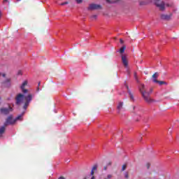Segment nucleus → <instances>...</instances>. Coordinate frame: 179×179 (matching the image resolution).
<instances>
[{
    "label": "nucleus",
    "instance_id": "nucleus-25",
    "mask_svg": "<svg viewBox=\"0 0 179 179\" xmlns=\"http://www.w3.org/2000/svg\"><path fill=\"white\" fill-rule=\"evenodd\" d=\"M124 177H125V178H129V175L128 174V173H126L124 174Z\"/></svg>",
    "mask_w": 179,
    "mask_h": 179
},
{
    "label": "nucleus",
    "instance_id": "nucleus-22",
    "mask_svg": "<svg viewBox=\"0 0 179 179\" xmlns=\"http://www.w3.org/2000/svg\"><path fill=\"white\" fill-rule=\"evenodd\" d=\"M60 5H61L62 6H64V5H68V1H65V2H64V3H62Z\"/></svg>",
    "mask_w": 179,
    "mask_h": 179
},
{
    "label": "nucleus",
    "instance_id": "nucleus-27",
    "mask_svg": "<svg viewBox=\"0 0 179 179\" xmlns=\"http://www.w3.org/2000/svg\"><path fill=\"white\" fill-rule=\"evenodd\" d=\"M1 76H3V78H5L6 76V74H5V73H0V77Z\"/></svg>",
    "mask_w": 179,
    "mask_h": 179
},
{
    "label": "nucleus",
    "instance_id": "nucleus-11",
    "mask_svg": "<svg viewBox=\"0 0 179 179\" xmlns=\"http://www.w3.org/2000/svg\"><path fill=\"white\" fill-rule=\"evenodd\" d=\"M97 171V164L93 166L92 169L91 171V176H94V171Z\"/></svg>",
    "mask_w": 179,
    "mask_h": 179
},
{
    "label": "nucleus",
    "instance_id": "nucleus-9",
    "mask_svg": "<svg viewBox=\"0 0 179 179\" xmlns=\"http://www.w3.org/2000/svg\"><path fill=\"white\" fill-rule=\"evenodd\" d=\"M161 19L163 20H170L171 19V14H162L161 15Z\"/></svg>",
    "mask_w": 179,
    "mask_h": 179
},
{
    "label": "nucleus",
    "instance_id": "nucleus-40",
    "mask_svg": "<svg viewBox=\"0 0 179 179\" xmlns=\"http://www.w3.org/2000/svg\"><path fill=\"white\" fill-rule=\"evenodd\" d=\"M17 1H21V0H17Z\"/></svg>",
    "mask_w": 179,
    "mask_h": 179
},
{
    "label": "nucleus",
    "instance_id": "nucleus-8",
    "mask_svg": "<svg viewBox=\"0 0 179 179\" xmlns=\"http://www.w3.org/2000/svg\"><path fill=\"white\" fill-rule=\"evenodd\" d=\"M122 62L124 68L128 69V59H127V56H125V55L122 56Z\"/></svg>",
    "mask_w": 179,
    "mask_h": 179
},
{
    "label": "nucleus",
    "instance_id": "nucleus-24",
    "mask_svg": "<svg viewBox=\"0 0 179 179\" xmlns=\"http://www.w3.org/2000/svg\"><path fill=\"white\" fill-rule=\"evenodd\" d=\"M146 167L148 169H150V163H147L146 164Z\"/></svg>",
    "mask_w": 179,
    "mask_h": 179
},
{
    "label": "nucleus",
    "instance_id": "nucleus-37",
    "mask_svg": "<svg viewBox=\"0 0 179 179\" xmlns=\"http://www.w3.org/2000/svg\"><path fill=\"white\" fill-rule=\"evenodd\" d=\"M38 86H40V85H41V83H38Z\"/></svg>",
    "mask_w": 179,
    "mask_h": 179
},
{
    "label": "nucleus",
    "instance_id": "nucleus-17",
    "mask_svg": "<svg viewBox=\"0 0 179 179\" xmlns=\"http://www.w3.org/2000/svg\"><path fill=\"white\" fill-rule=\"evenodd\" d=\"M128 93H129V96H130V99H131V100H134V95L132 94V93L131 92V91H128Z\"/></svg>",
    "mask_w": 179,
    "mask_h": 179
},
{
    "label": "nucleus",
    "instance_id": "nucleus-20",
    "mask_svg": "<svg viewBox=\"0 0 179 179\" xmlns=\"http://www.w3.org/2000/svg\"><path fill=\"white\" fill-rule=\"evenodd\" d=\"M126 169H127V165H123L122 166V171H124V170H126Z\"/></svg>",
    "mask_w": 179,
    "mask_h": 179
},
{
    "label": "nucleus",
    "instance_id": "nucleus-7",
    "mask_svg": "<svg viewBox=\"0 0 179 179\" xmlns=\"http://www.w3.org/2000/svg\"><path fill=\"white\" fill-rule=\"evenodd\" d=\"M117 113L121 114V111L124 110V102H119L117 106Z\"/></svg>",
    "mask_w": 179,
    "mask_h": 179
},
{
    "label": "nucleus",
    "instance_id": "nucleus-19",
    "mask_svg": "<svg viewBox=\"0 0 179 179\" xmlns=\"http://www.w3.org/2000/svg\"><path fill=\"white\" fill-rule=\"evenodd\" d=\"M22 117H23L22 115H18V116L15 118V121H17V120H22Z\"/></svg>",
    "mask_w": 179,
    "mask_h": 179
},
{
    "label": "nucleus",
    "instance_id": "nucleus-31",
    "mask_svg": "<svg viewBox=\"0 0 179 179\" xmlns=\"http://www.w3.org/2000/svg\"><path fill=\"white\" fill-rule=\"evenodd\" d=\"M3 3H8V0H3Z\"/></svg>",
    "mask_w": 179,
    "mask_h": 179
},
{
    "label": "nucleus",
    "instance_id": "nucleus-41",
    "mask_svg": "<svg viewBox=\"0 0 179 179\" xmlns=\"http://www.w3.org/2000/svg\"><path fill=\"white\" fill-rule=\"evenodd\" d=\"M117 1H120V0H117Z\"/></svg>",
    "mask_w": 179,
    "mask_h": 179
},
{
    "label": "nucleus",
    "instance_id": "nucleus-26",
    "mask_svg": "<svg viewBox=\"0 0 179 179\" xmlns=\"http://www.w3.org/2000/svg\"><path fill=\"white\" fill-rule=\"evenodd\" d=\"M108 3H114V1H111V0H106Z\"/></svg>",
    "mask_w": 179,
    "mask_h": 179
},
{
    "label": "nucleus",
    "instance_id": "nucleus-28",
    "mask_svg": "<svg viewBox=\"0 0 179 179\" xmlns=\"http://www.w3.org/2000/svg\"><path fill=\"white\" fill-rule=\"evenodd\" d=\"M120 44H124V41L122 39H120Z\"/></svg>",
    "mask_w": 179,
    "mask_h": 179
},
{
    "label": "nucleus",
    "instance_id": "nucleus-36",
    "mask_svg": "<svg viewBox=\"0 0 179 179\" xmlns=\"http://www.w3.org/2000/svg\"><path fill=\"white\" fill-rule=\"evenodd\" d=\"M91 179H94V175L92 176Z\"/></svg>",
    "mask_w": 179,
    "mask_h": 179
},
{
    "label": "nucleus",
    "instance_id": "nucleus-30",
    "mask_svg": "<svg viewBox=\"0 0 179 179\" xmlns=\"http://www.w3.org/2000/svg\"><path fill=\"white\" fill-rule=\"evenodd\" d=\"M112 163L111 162H109L108 164H107V166H111Z\"/></svg>",
    "mask_w": 179,
    "mask_h": 179
},
{
    "label": "nucleus",
    "instance_id": "nucleus-1",
    "mask_svg": "<svg viewBox=\"0 0 179 179\" xmlns=\"http://www.w3.org/2000/svg\"><path fill=\"white\" fill-rule=\"evenodd\" d=\"M27 85V80H25L20 86V89L23 94H18L15 96V104L17 106H20L24 103L22 108L24 110H27V107H29L30 103H31V100H33V97H34V95L31 93H29V90L26 89Z\"/></svg>",
    "mask_w": 179,
    "mask_h": 179
},
{
    "label": "nucleus",
    "instance_id": "nucleus-16",
    "mask_svg": "<svg viewBox=\"0 0 179 179\" xmlns=\"http://www.w3.org/2000/svg\"><path fill=\"white\" fill-rule=\"evenodd\" d=\"M90 17H91L92 20H96V19H97V15H91Z\"/></svg>",
    "mask_w": 179,
    "mask_h": 179
},
{
    "label": "nucleus",
    "instance_id": "nucleus-34",
    "mask_svg": "<svg viewBox=\"0 0 179 179\" xmlns=\"http://www.w3.org/2000/svg\"><path fill=\"white\" fill-rule=\"evenodd\" d=\"M18 75H22V71H18Z\"/></svg>",
    "mask_w": 179,
    "mask_h": 179
},
{
    "label": "nucleus",
    "instance_id": "nucleus-14",
    "mask_svg": "<svg viewBox=\"0 0 179 179\" xmlns=\"http://www.w3.org/2000/svg\"><path fill=\"white\" fill-rule=\"evenodd\" d=\"M154 83H159L160 85V86H162V85H167V83L164 81H159L158 80H154Z\"/></svg>",
    "mask_w": 179,
    "mask_h": 179
},
{
    "label": "nucleus",
    "instance_id": "nucleus-3",
    "mask_svg": "<svg viewBox=\"0 0 179 179\" xmlns=\"http://www.w3.org/2000/svg\"><path fill=\"white\" fill-rule=\"evenodd\" d=\"M12 111H13V108L10 106H8V108H1L0 109V112L4 115H8V114H9V113H12Z\"/></svg>",
    "mask_w": 179,
    "mask_h": 179
},
{
    "label": "nucleus",
    "instance_id": "nucleus-29",
    "mask_svg": "<svg viewBox=\"0 0 179 179\" xmlns=\"http://www.w3.org/2000/svg\"><path fill=\"white\" fill-rule=\"evenodd\" d=\"M133 110L135 111V110H138V108H136V106H133Z\"/></svg>",
    "mask_w": 179,
    "mask_h": 179
},
{
    "label": "nucleus",
    "instance_id": "nucleus-23",
    "mask_svg": "<svg viewBox=\"0 0 179 179\" xmlns=\"http://www.w3.org/2000/svg\"><path fill=\"white\" fill-rule=\"evenodd\" d=\"M134 78H135V79H136V80L137 82H139V81L138 80V76H136V73H134Z\"/></svg>",
    "mask_w": 179,
    "mask_h": 179
},
{
    "label": "nucleus",
    "instance_id": "nucleus-18",
    "mask_svg": "<svg viewBox=\"0 0 179 179\" xmlns=\"http://www.w3.org/2000/svg\"><path fill=\"white\" fill-rule=\"evenodd\" d=\"M139 5L140 6H145V5H147V3L145 1H140Z\"/></svg>",
    "mask_w": 179,
    "mask_h": 179
},
{
    "label": "nucleus",
    "instance_id": "nucleus-35",
    "mask_svg": "<svg viewBox=\"0 0 179 179\" xmlns=\"http://www.w3.org/2000/svg\"><path fill=\"white\" fill-rule=\"evenodd\" d=\"M103 170H105V171L107 170V166H104Z\"/></svg>",
    "mask_w": 179,
    "mask_h": 179
},
{
    "label": "nucleus",
    "instance_id": "nucleus-5",
    "mask_svg": "<svg viewBox=\"0 0 179 179\" xmlns=\"http://www.w3.org/2000/svg\"><path fill=\"white\" fill-rule=\"evenodd\" d=\"M15 122H16V120H13V118L12 117V116H9L5 123L4 125L5 127H8V125H12V124H15Z\"/></svg>",
    "mask_w": 179,
    "mask_h": 179
},
{
    "label": "nucleus",
    "instance_id": "nucleus-38",
    "mask_svg": "<svg viewBox=\"0 0 179 179\" xmlns=\"http://www.w3.org/2000/svg\"><path fill=\"white\" fill-rule=\"evenodd\" d=\"M0 104H1V97H0Z\"/></svg>",
    "mask_w": 179,
    "mask_h": 179
},
{
    "label": "nucleus",
    "instance_id": "nucleus-2",
    "mask_svg": "<svg viewBox=\"0 0 179 179\" xmlns=\"http://www.w3.org/2000/svg\"><path fill=\"white\" fill-rule=\"evenodd\" d=\"M138 89L143 99H144L146 103H152V101H153V99L150 98V93L153 92V90L152 88L150 90V92H148L144 84H141L138 87Z\"/></svg>",
    "mask_w": 179,
    "mask_h": 179
},
{
    "label": "nucleus",
    "instance_id": "nucleus-21",
    "mask_svg": "<svg viewBox=\"0 0 179 179\" xmlns=\"http://www.w3.org/2000/svg\"><path fill=\"white\" fill-rule=\"evenodd\" d=\"M77 3H82L83 2V0H76Z\"/></svg>",
    "mask_w": 179,
    "mask_h": 179
},
{
    "label": "nucleus",
    "instance_id": "nucleus-12",
    "mask_svg": "<svg viewBox=\"0 0 179 179\" xmlns=\"http://www.w3.org/2000/svg\"><path fill=\"white\" fill-rule=\"evenodd\" d=\"M7 126H5V124H3V126H2L1 127H0V135H2L3 134L5 133V130Z\"/></svg>",
    "mask_w": 179,
    "mask_h": 179
},
{
    "label": "nucleus",
    "instance_id": "nucleus-6",
    "mask_svg": "<svg viewBox=\"0 0 179 179\" xmlns=\"http://www.w3.org/2000/svg\"><path fill=\"white\" fill-rule=\"evenodd\" d=\"M97 9H101V6L99 4L92 3L88 7V10H96Z\"/></svg>",
    "mask_w": 179,
    "mask_h": 179
},
{
    "label": "nucleus",
    "instance_id": "nucleus-13",
    "mask_svg": "<svg viewBox=\"0 0 179 179\" xmlns=\"http://www.w3.org/2000/svg\"><path fill=\"white\" fill-rule=\"evenodd\" d=\"M157 78H159V73H155L152 75V82L155 83V80H157Z\"/></svg>",
    "mask_w": 179,
    "mask_h": 179
},
{
    "label": "nucleus",
    "instance_id": "nucleus-39",
    "mask_svg": "<svg viewBox=\"0 0 179 179\" xmlns=\"http://www.w3.org/2000/svg\"><path fill=\"white\" fill-rule=\"evenodd\" d=\"M127 89H128V90L129 89V87H127Z\"/></svg>",
    "mask_w": 179,
    "mask_h": 179
},
{
    "label": "nucleus",
    "instance_id": "nucleus-33",
    "mask_svg": "<svg viewBox=\"0 0 179 179\" xmlns=\"http://www.w3.org/2000/svg\"><path fill=\"white\" fill-rule=\"evenodd\" d=\"M58 179H65V178H64V176L59 177Z\"/></svg>",
    "mask_w": 179,
    "mask_h": 179
},
{
    "label": "nucleus",
    "instance_id": "nucleus-32",
    "mask_svg": "<svg viewBox=\"0 0 179 179\" xmlns=\"http://www.w3.org/2000/svg\"><path fill=\"white\" fill-rule=\"evenodd\" d=\"M2 17V12L0 10V19Z\"/></svg>",
    "mask_w": 179,
    "mask_h": 179
},
{
    "label": "nucleus",
    "instance_id": "nucleus-10",
    "mask_svg": "<svg viewBox=\"0 0 179 179\" xmlns=\"http://www.w3.org/2000/svg\"><path fill=\"white\" fill-rule=\"evenodd\" d=\"M2 83L5 87H10V78H7Z\"/></svg>",
    "mask_w": 179,
    "mask_h": 179
},
{
    "label": "nucleus",
    "instance_id": "nucleus-4",
    "mask_svg": "<svg viewBox=\"0 0 179 179\" xmlns=\"http://www.w3.org/2000/svg\"><path fill=\"white\" fill-rule=\"evenodd\" d=\"M155 5H156V6H157V8H159L160 10H164V9H165L164 1H162L160 0H156Z\"/></svg>",
    "mask_w": 179,
    "mask_h": 179
},
{
    "label": "nucleus",
    "instance_id": "nucleus-15",
    "mask_svg": "<svg viewBox=\"0 0 179 179\" xmlns=\"http://www.w3.org/2000/svg\"><path fill=\"white\" fill-rule=\"evenodd\" d=\"M125 48H127L126 45H123L120 49V54H124L125 52Z\"/></svg>",
    "mask_w": 179,
    "mask_h": 179
}]
</instances>
